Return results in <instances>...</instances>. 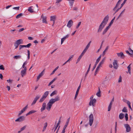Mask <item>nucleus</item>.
Segmentation results:
<instances>
[{
  "label": "nucleus",
  "instance_id": "f257e3e1",
  "mask_svg": "<svg viewBox=\"0 0 133 133\" xmlns=\"http://www.w3.org/2000/svg\"><path fill=\"white\" fill-rule=\"evenodd\" d=\"M109 17L108 15H107L104 17L103 21L99 26V28L97 31L98 32H100L102 31V29L107 24L108 21Z\"/></svg>",
  "mask_w": 133,
  "mask_h": 133
},
{
  "label": "nucleus",
  "instance_id": "6e6552de",
  "mask_svg": "<svg viewBox=\"0 0 133 133\" xmlns=\"http://www.w3.org/2000/svg\"><path fill=\"white\" fill-rule=\"evenodd\" d=\"M113 64L114 68L115 69H117L118 67V65L117 64V60H114Z\"/></svg>",
  "mask_w": 133,
  "mask_h": 133
},
{
  "label": "nucleus",
  "instance_id": "f03ea898",
  "mask_svg": "<svg viewBox=\"0 0 133 133\" xmlns=\"http://www.w3.org/2000/svg\"><path fill=\"white\" fill-rule=\"evenodd\" d=\"M105 57H104L102 59V60L99 63L97 68H96L95 73L94 74V75L95 76L96 75L97 73V71L98 70H99V68L100 67L101 64H103L105 61Z\"/></svg>",
  "mask_w": 133,
  "mask_h": 133
},
{
  "label": "nucleus",
  "instance_id": "7c9ffc66",
  "mask_svg": "<svg viewBox=\"0 0 133 133\" xmlns=\"http://www.w3.org/2000/svg\"><path fill=\"white\" fill-rule=\"evenodd\" d=\"M23 15V14L22 13H20L16 16V18L17 19H18L19 18H20L21 16Z\"/></svg>",
  "mask_w": 133,
  "mask_h": 133
},
{
  "label": "nucleus",
  "instance_id": "6ab92c4d",
  "mask_svg": "<svg viewBox=\"0 0 133 133\" xmlns=\"http://www.w3.org/2000/svg\"><path fill=\"white\" fill-rule=\"evenodd\" d=\"M45 69H44L40 73L37 77V78L40 79V78L44 74Z\"/></svg>",
  "mask_w": 133,
  "mask_h": 133
},
{
  "label": "nucleus",
  "instance_id": "20e7f679",
  "mask_svg": "<svg viewBox=\"0 0 133 133\" xmlns=\"http://www.w3.org/2000/svg\"><path fill=\"white\" fill-rule=\"evenodd\" d=\"M89 124L90 126H91L94 121V116L92 114H91L89 116Z\"/></svg>",
  "mask_w": 133,
  "mask_h": 133
},
{
  "label": "nucleus",
  "instance_id": "09e8293b",
  "mask_svg": "<svg viewBox=\"0 0 133 133\" xmlns=\"http://www.w3.org/2000/svg\"><path fill=\"white\" fill-rule=\"evenodd\" d=\"M13 81V80H11L10 79H9V80H7V82L9 83H12V81Z\"/></svg>",
  "mask_w": 133,
  "mask_h": 133
},
{
  "label": "nucleus",
  "instance_id": "864d4df0",
  "mask_svg": "<svg viewBox=\"0 0 133 133\" xmlns=\"http://www.w3.org/2000/svg\"><path fill=\"white\" fill-rule=\"evenodd\" d=\"M47 122H46L44 124V126L43 127V128L44 129H46V127H47Z\"/></svg>",
  "mask_w": 133,
  "mask_h": 133
},
{
  "label": "nucleus",
  "instance_id": "e2e57ef3",
  "mask_svg": "<svg viewBox=\"0 0 133 133\" xmlns=\"http://www.w3.org/2000/svg\"><path fill=\"white\" fill-rule=\"evenodd\" d=\"M26 45L27 48H29L31 45V44L30 43H29Z\"/></svg>",
  "mask_w": 133,
  "mask_h": 133
},
{
  "label": "nucleus",
  "instance_id": "39448f33",
  "mask_svg": "<svg viewBox=\"0 0 133 133\" xmlns=\"http://www.w3.org/2000/svg\"><path fill=\"white\" fill-rule=\"evenodd\" d=\"M96 101V100L95 98H94L93 99L90 100L89 105V106H91L92 105L93 106H94Z\"/></svg>",
  "mask_w": 133,
  "mask_h": 133
},
{
  "label": "nucleus",
  "instance_id": "423d86ee",
  "mask_svg": "<svg viewBox=\"0 0 133 133\" xmlns=\"http://www.w3.org/2000/svg\"><path fill=\"white\" fill-rule=\"evenodd\" d=\"M102 55H101L97 59L95 63V64L94 66L93 67L92 69V71H93L95 68L96 67V65L98 64V63L99 62V61Z\"/></svg>",
  "mask_w": 133,
  "mask_h": 133
},
{
  "label": "nucleus",
  "instance_id": "a878e982",
  "mask_svg": "<svg viewBox=\"0 0 133 133\" xmlns=\"http://www.w3.org/2000/svg\"><path fill=\"white\" fill-rule=\"evenodd\" d=\"M49 92L48 91H46L44 92V95H43V96L46 98L47 96L49 94Z\"/></svg>",
  "mask_w": 133,
  "mask_h": 133
},
{
  "label": "nucleus",
  "instance_id": "f8f14e48",
  "mask_svg": "<svg viewBox=\"0 0 133 133\" xmlns=\"http://www.w3.org/2000/svg\"><path fill=\"white\" fill-rule=\"evenodd\" d=\"M117 54L118 57H120L122 59H124L125 57L123 52H122L120 53H117Z\"/></svg>",
  "mask_w": 133,
  "mask_h": 133
},
{
  "label": "nucleus",
  "instance_id": "603ef678",
  "mask_svg": "<svg viewBox=\"0 0 133 133\" xmlns=\"http://www.w3.org/2000/svg\"><path fill=\"white\" fill-rule=\"evenodd\" d=\"M88 49V48H87V47H86L85 48V49H84V50H83V52H84V53H85L86 51H87V50Z\"/></svg>",
  "mask_w": 133,
  "mask_h": 133
},
{
  "label": "nucleus",
  "instance_id": "6e6d98bb",
  "mask_svg": "<svg viewBox=\"0 0 133 133\" xmlns=\"http://www.w3.org/2000/svg\"><path fill=\"white\" fill-rule=\"evenodd\" d=\"M91 42V41H90L88 43V44L87 45L86 47H87V48H89V47L90 46V44Z\"/></svg>",
  "mask_w": 133,
  "mask_h": 133
},
{
  "label": "nucleus",
  "instance_id": "69168bd1",
  "mask_svg": "<svg viewBox=\"0 0 133 133\" xmlns=\"http://www.w3.org/2000/svg\"><path fill=\"white\" fill-rule=\"evenodd\" d=\"M129 51L130 52H131V54H133V50H132L130 48H129Z\"/></svg>",
  "mask_w": 133,
  "mask_h": 133
},
{
  "label": "nucleus",
  "instance_id": "bb28decb",
  "mask_svg": "<svg viewBox=\"0 0 133 133\" xmlns=\"http://www.w3.org/2000/svg\"><path fill=\"white\" fill-rule=\"evenodd\" d=\"M57 93V91L56 90H55L53 91L51 94L50 95V96H52L54 95H56Z\"/></svg>",
  "mask_w": 133,
  "mask_h": 133
},
{
  "label": "nucleus",
  "instance_id": "2eb2a0df",
  "mask_svg": "<svg viewBox=\"0 0 133 133\" xmlns=\"http://www.w3.org/2000/svg\"><path fill=\"white\" fill-rule=\"evenodd\" d=\"M46 106V103H44L42 105V107L41 108V111L42 112L45 109Z\"/></svg>",
  "mask_w": 133,
  "mask_h": 133
},
{
  "label": "nucleus",
  "instance_id": "412c9836",
  "mask_svg": "<svg viewBox=\"0 0 133 133\" xmlns=\"http://www.w3.org/2000/svg\"><path fill=\"white\" fill-rule=\"evenodd\" d=\"M33 6H31L29 7V9H28V11L31 13L34 12V10L32 9V8H33Z\"/></svg>",
  "mask_w": 133,
  "mask_h": 133
},
{
  "label": "nucleus",
  "instance_id": "338daca9",
  "mask_svg": "<svg viewBox=\"0 0 133 133\" xmlns=\"http://www.w3.org/2000/svg\"><path fill=\"white\" fill-rule=\"evenodd\" d=\"M122 14H121V13H120V14L118 16V17L116 19V20H117V19H118L119 18H120V17H121L122 16Z\"/></svg>",
  "mask_w": 133,
  "mask_h": 133
},
{
  "label": "nucleus",
  "instance_id": "f704fd0d",
  "mask_svg": "<svg viewBox=\"0 0 133 133\" xmlns=\"http://www.w3.org/2000/svg\"><path fill=\"white\" fill-rule=\"evenodd\" d=\"M75 0H69V3L70 6H72L74 3V2Z\"/></svg>",
  "mask_w": 133,
  "mask_h": 133
},
{
  "label": "nucleus",
  "instance_id": "4c0bfd02",
  "mask_svg": "<svg viewBox=\"0 0 133 133\" xmlns=\"http://www.w3.org/2000/svg\"><path fill=\"white\" fill-rule=\"evenodd\" d=\"M108 48H109V46H107V47L106 48V49H105L104 50V51H103V53L102 54L103 56L104 55L105 52L106 51L108 50Z\"/></svg>",
  "mask_w": 133,
  "mask_h": 133
},
{
  "label": "nucleus",
  "instance_id": "aec40b11",
  "mask_svg": "<svg viewBox=\"0 0 133 133\" xmlns=\"http://www.w3.org/2000/svg\"><path fill=\"white\" fill-rule=\"evenodd\" d=\"M36 112V111L34 110H32L29 111L28 113L26 115V116H27L29 115H30L32 113H35Z\"/></svg>",
  "mask_w": 133,
  "mask_h": 133
},
{
  "label": "nucleus",
  "instance_id": "8fccbe9b",
  "mask_svg": "<svg viewBox=\"0 0 133 133\" xmlns=\"http://www.w3.org/2000/svg\"><path fill=\"white\" fill-rule=\"evenodd\" d=\"M24 112L23 111L21 110L19 112V113L18 114V116H19L22 113H23Z\"/></svg>",
  "mask_w": 133,
  "mask_h": 133
},
{
  "label": "nucleus",
  "instance_id": "cd10ccee",
  "mask_svg": "<svg viewBox=\"0 0 133 133\" xmlns=\"http://www.w3.org/2000/svg\"><path fill=\"white\" fill-rule=\"evenodd\" d=\"M101 91L99 89V90L96 93V95L98 97H100L101 96Z\"/></svg>",
  "mask_w": 133,
  "mask_h": 133
},
{
  "label": "nucleus",
  "instance_id": "79ce46f5",
  "mask_svg": "<svg viewBox=\"0 0 133 133\" xmlns=\"http://www.w3.org/2000/svg\"><path fill=\"white\" fill-rule=\"evenodd\" d=\"M27 53H28V59H29L30 58V51L28 50H27Z\"/></svg>",
  "mask_w": 133,
  "mask_h": 133
},
{
  "label": "nucleus",
  "instance_id": "1a4fd4ad",
  "mask_svg": "<svg viewBox=\"0 0 133 133\" xmlns=\"http://www.w3.org/2000/svg\"><path fill=\"white\" fill-rule=\"evenodd\" d=\"M40 97V96H39L38 95L37 96L33 101L32 102L31 104V105H33L35 104Z\"/></svg>",
  "mask_w": 133,
  "mask_h": 133
},
{
  "label": "nucleus",
  "instance_id": "0eeeda50",
  "mask_svg": "<svg viewBox=\"0 0 133 133\" xmlns=\"http://www.w3.org/2000/svg\"><path fill=\"white\" fill-rule=\"evenodd\" d=\"M82 80V79L81 81V82L80 84L79 85L78 87V88H77V90L76 91L75 96V97L74 98L75 99H76V98L77 97V96L78 95L79 90L81 87V84Z\"/></svg>",
  "mask_w": 133,
  "mask_h": 133
},
{
  "label": "nucleus",
  "instance_id": "13d9d810",
  "mask_svg": "<svg viewBox=\"0 0 133 133\" xmlns=\"http://www.w3.org/2000/svg\"><path fill=\"white\" fill-rule=\"evenodd\" d=\"M111 106L109 105L108 107V111H110L111 108Z\"/></svg>",
  "mask_w": 133,
  "mask_h": 133
},
{
  "label": "nucleus",
  "instance_id": "e433bc0d",
  "mask_svg": "<svg viewBox=\"0 0 133 133\" xmlns=\"http://www.w3.org/2000/svg\"><path fill=\"white\" fill-rule=\"evenodd\" d=\"M19 50H20L21 49H22V48L25 47V48H27L26 47V45H20L19 46Z\"/></svg>",
  "mask_w": 133,
  "mask_h": 133
},
{
  "label": "nucleus",
  "instance_id": "4d7b16f0",
  "mask_svg": "<svg viewBox=\"0 0 133 133\" xmlns=\"http://www.w3.org/2000/svg\"><path fill=\"white\" fill-rule=\"evenodd\" d=\"M14 45L15 47V49H16L18 48L19 45H18L17 44H16V43H14Z\"/></svg>",
  "mask_w": 133,
  "mask_h": 133
},
{
  "label": "nucleus",
  "instance_id": "4468645a",
  "mask_svg": "<svg viewBox=\"0 0 133 133\" xmlns=\"http://www.w3.org/2000/svg\"><path fill=\"white\" fill-rule=\"evenodd\" d=\"M15 43L16 44H17L19 45L20 44H23V41L22 39H20L17 40Z\"/></svg>",
  "mask_w": 133,
  "mask_h": 133
},
{
  "label": "nucleus",
  "instance_id": "dca6fc26",
  "mask_svg": "<svg viewBox=\"0 0 133 133\" xmlns=\"http://www.w3.org/2000/svg\"><path fill=\"white\" fill-rule=\"evenodd\" d=\"M26 70L24 69L22 70L21 71V75L22 77H23L26 74Z\"/></svg>",
  "mask_w": 133,
  "mask_h": 133
},
{
  "label": "nucleus",
  "instance_id": "2f4dec72",
  "mask_svg": "<svg viewBox=\"0 0 133 133\" xmlns=\"http://www.w3.org/2000/svg\"><path fill=\"white\" fill-rule=\"evenodd\" d=\"M126 52L127 54H128V55L130 57H133V55L132 54L130 53L128 50L126 51Z\"/></svg>",
  "mask_w": 133,
  "mask_h": 133
},
{
  "label": "nucleus",
  "instance_id": "37998d69",
  "mask_svg": "<svg viewBox=\"0 0 133 133\" xmlns=\"http://www.w3.org/2000/svg\"><path fill=\"white\" fill-rule=\"evenodd\" d=\"M125 120L126 121H127L128 119V114L127 113H126L125 114Z\"/></svg>",
  "mask_w": 133,
  "mask_h": 133
},
{
  "label": "nucleus",
  "instance_id": "9b49d317",
  "mask_svg": "<svg viewBox=\"0 0 133 133\" xmlns=\"http://www.w3.org/2000/svg\"><path fill=\"white\" fill-rule=\"evenodd\" d=\"M73 22L72 20H70L68 22L67 26L69 28H70L73 25Z\"/></svg>",
  "mask_w": 133,
  "mask_h": 133
},
{
  "label": "nucleus",
  "instance_id": "774afa93",
  "mask_svg": "<svg viewBox=\"0 0 133 133\" xmlns=\"http://www.w3.org/2000/svg\"><path fill=\"white\" fill-rule=\"evenodd\" d=\"M24 30H25V29L24 28H22L20 29L19 30V32H21L23 31Z\"/></svg>",
  "mask_w": 133,
  "mask_h": 133
},
{
  "label": "nucleus",
  "instance_id": "3c124183",
  "mask_svg": "<svg viewBox=\"0 0 133 133\" xmlns=\"http://www.w3.org/2000/svg\"><path fill=\"white\" fill-rule=\"evenodd\" d=\"M19 7L17 6L16 7H15L13 8V9L15 10H19Z\"/></svg>",
  "mask_w": 133,
  "mask_h": 133
},
{
  "label": "nucleus",
  "instance_id": "c756f323",
  "mask_svg": "<svg viewBox=\"0 0 133 133\" xmlns=\"http://www.w3.org/2000/svg\"><path fill=\"white\" fill-rule=\"evenodd\" d=\"M131 65V64H130L128 66L127 68L128 69V72L129 74H131V68H130V65Z\"/></svg>",
  "mask_w": 133,
  "mask_h": 133
},
{
  "label": "nucleus",
  "instance_id": "473e14b6",
  "mask_svg": "<svg viewBox=\"0 0 133 133\" xmlns=\"http://www.w3.org/2000/svg\"><path fill=\"white\" fill-rule=\"evenodd\" d=\"M45 98H46L42 96V97L40 99L39 101V102L40 103L42 102L43 101H44V100Z\"/></svg>",
  "mask_w": 133,
  "mask_h": 133
},
{
  "label": "nucleus",
  "instance_id": "052dcab7",
  "mask_svg": "<svg viewBox=\"0 0 133 133\" xmlns=\"http://www.w3.org/2000/svg\"><path fill=\"white\" fill-rule=\"evenodd\" d=\"M63 0H56V3H59L61 2Z\"/></svg>",
  "mask_w": 133,
  "mask_h": 133
},
{
  "label": "nucleus",
  "instance_id": "4be33fe9",
  "mask_svg": "<svg viewBox=\"0 0 133 133\" xmlns=\"http://www.w3.org/2000/svg\"><path fill=\"white\" fill-rule=\"evenodd\" d=\"M55 102L54 98H51L50 100L48 103L52 105Z\"/></svg>",
  "mask_w": 133,
  "mask_h": 133
},
{
  "label": "nucleus",
  "instance_id": "680f3d73",
  "mask_svg": "<svg viewBox=\"0 0 133 133\" xmlns=\"http://www.w3.org/2000/svg\"><path fill=\"white\" fill-rule=\"evenodd\" d=\"M22 68H24V69L27 70L26 67V66H25V65L23 64L22 66Z\"/></svg>",
  "mask_w": 133,
  "mask_h": 133
},
{
  "label": "nucleus",
  "instance_id": "9d476101",
  "mask_svg": "<svg viewBox=\"0 0 133 133\" xmlns=\"http://www.w3.org/2000/svg\"><path fill=\"white\" fill-rule=\"evenodd\" d=\"M124 126L126 128V131L127 132H129L131 130V128L129 125L128 124H124Z\"/></svg>",
  "mask_w": 133,
  "mask_h": 133
},
{
  "label": "nucleus",
  "instance_id": "ddd939ff",
  "mask_svg": "<svg viewBox=\"0 0 133 133\" xmlns=\"http://www.w3.org/2000/svg\"><path fill=\"white\" fill-rule=\"evenodd\" d=\"M127 0H124L123 2L121 4V6L120 8H118L117 10H116L115 11V12L114 13V14H116L117 12L119 10H120L121 8L123 6V5L125 3H126L127 1Z\"/></svg>",
  "mask_w": 133,
  "mask_h": 133
},
{
  "label": "nucleus",
  "instance_id": "c85d7f7f",
  "mask_svg": "<svg viewBox=\"0 0 133 133\" xmlns=\"http://www.w3.org/2000/svg\"><path fill=\"white\" fill-rule=\"evenodd\" d=\"M59 68V66H57V67H56L54 70L50 74V75H52L54 74L55 71H56V70L58 69Z\"/></svg>",
  "mask_w": 133,
  "mask_h": 133
},
{
  "label": "nucleus",
  "instance_id": "49530a36",
  "mask_svg": "<svg viewBox=\"0 0 133 133\" xmlns=\"http://www.w3.org/2000/svg\"><path fill=\"white\" fill-rule=\"evenodd\" d=\"M66 39L64 37L63 38H62L61 39V44H62L64 41Z\"/></svg>",
  "mask_w": 133,
  "mask_h": 133
},
{
  "label": "nucleus",
  "instance_id": "7ed1b4c3",
  "mask_svg": "<svg viewBox=\"0 0 133 133\" xmlns=\"http://www.w3.org/2000/svg\"><path fill=\"white\" fill-rule=\"evenodd\" d=\"M25 119V117L24 116H21L19 117L15 120V122H22L24 121Z\"/></svg>",
  "mask_w": 133,
  "mask_h": 133
},
{
  "label": "nucleus",
  "instance_id": "de8ad7c7",
  "mask_svg": "<svg viewBox=\"0 0 133 133\" xmlns=\"http://www.w3.org/2000/svg\"><path fill=\"white\" fill-rule=\"evenodd\" d=\"M0 69L2 70H4V68L3 65H0Z\"/></svg>",
  "mask_w": 133,
  "mask_h": 133
},
{
  "label": "nucleus",
  "instance_id": "58836bf2",
  "mask_svg": "<svg viewBox=\"0 0 133 133\" xmlns=\"http://www.w3.org/2000/svg\"><path fill=\"white\" fill-rule=\"evenodd\" d=\"M14 58L16 59H17L21 58V56L20 55L15 56L14 57Z\"/></svg>",
  "mask_w": 133,
  "mask_h": 133
},
{
  "label": "nucleus",
  "instance_id": "5701e85b",
  "mask_svg": "<svg viewBox=\"0 0 133 133\" xmlns=\"http://www.w3.org/2000/svg\"><path fill=\"white\" fill-rule=\"evenodd\" d=\"M54 99L55 102H56L59 101L60 100V97L58 95L56 96L55 98H54Z\"/></svg>",
  "mask_w": 133,
  "mask_h": 133
},
{
  "label": "nucleus",
  "instance_id": "ea45409f",
  "mask_svg": "<svg viewBox=\"0 0 133 133\" xmlns=\"http://www.w3.org/2000/svg\"><path fill=\"white\" fill-rule=\"evenodd\" d=\"M28 108V105H27L25 107L23 108L21 110L24 112Z\"/></svg>",
  "mask_w": 133,
  "mask_h": 133
},
{
  "label": "nucleus",
  "instance_id": "b1692460",
  "mask_svg": "<svg viewBox=\"0 0 133 133\" xmlns=\"http://www.w3.org/2000/svg\"><path fill=\"white\" fill-rule=\"evenodd\" d=\"M124 115L122 113H120L119 115V118L120 119H122L124 118Z\"/></svg>",
  "mask_w": 133,
  "mask_h": 133
},
{
  "label": "nucleus",
  "instance_id": "0e129e2a",
  "mask_svg": "<svg viewBox=\"0 0 133 133\" xmlns=\"http://www.w3.org/2000/svg\"><path fill=\"white\" fill-rule=\"evenodd\" d=\"M78 10V8L76 7H75L73 9V10L74 11H77Z\"/></svg>",
  "mask_w": 133,
  "mask_h": 133
},
{
  "label": "nucleus",
  "instance_id": "a19ab883",
  "mask_svg": "<svg viewBox=\"0 0 133 133\" xmlns=\"http://www.w3.org/2000/svg\"><path fill=\"white\" fill-rule=\"evenodd\" d=\"M85 53L83 52H82L81 55H80L79 57H78V58L79 59H81L82 56L84 55Z\"/></svg>",
  "mask_w": 133,
  "mask_h": 133
},
{
  "label": "nucleus",
  "instance_id": "c03bdc74",
  "mask_svg": "<svg viewBox=\"0 0 133 133\" xmlns=\"http://www.w3.org/2000/svg\"><path fill=\"white\" fill-rule=\"evenodd\" d=\"M26 125H25L22 128H21L20 129V130H21V131H22L23 130H24L26 128Z\"/></svg>",
  "mask_w": 133,
  "mask_h": 133
},
{
  "label": "nucleus",
  "instance_id": "72a5a7b5",
  "mask_svg": "<svg viewBox=\"0 0 133 133\" xmlns=\"http://www.w3.org/2000/svg\"><path fill=\"white\" fill-rule=\"evenodd\" d=\"M70 117L68 118L67 119L66 122L64 126H66V127H67V126L68 125V123H69V122L70 121Z\"/></svg>",
  "mask_w": 133,
  "mask_h": 133
},
{
  "label": "nucleus",
  "instance_id": "a18cd8bd",
  "mask_svg": "<svg viewBox=\"0 0 133 133\" xmlns=\"http://www.w3.org/2000/svg\"><path fill=\"white\" fill-rule=\"evenodd\" d=\"M81 24V22H79L78 23L76 27V29H78L80 26Z\"/></svg>",
  "mask_w": 133,
  "mask_h": 133
},
{
  "label": "nucleus",
  "instance_id": "c9c22d12",
  "mask_svg": "<svg viewBox=\"0 0 133 133\" xmlns=\"http://www.w3.org/2000/svg\"><path fill=\"white\" fill-rule=\"evenodd\" d=\"M122 111L123 112H128L127 109L125 107H124L122 109Z\"/></svg>",
  "mask_w": 133,
  "mask_h": 133
},
{
  "label": "nucleus",
  "instance_id": "a211bd4d",
  "mask_svg": "<svg viewBox=\"0 0 133 133\" xmlns=\"http://www.w3.org/2000/svg\"><path fill=\"white\" fill-rule=\"evenodd\" d=\"M52 105L49 103H48L47 104V107L46 108V109L49 111H50L51 108L52 106Z\"/></svg>",
  "mask_w": 133,
  "mask_h": 133
},
{
  "label": "nucleus",
  "instance_id": "393cba45",
  "mask_svg": "<svg viewBox=\"0 0 133 133\" xmlns=\"http://www.w3.org/2000/svg\"><path fill=\"white\" fill-rule=\"evenodd\" d=\"M56 18V16H51L50 17V21H55Z\"/></svg>",
  "mask_w": 133,
  "mask_h": 133
},
{
  "label": "nucleus",
  "instance_id": "bf43d9fd",
  "mask_svg": "<svg viewBox=\"0 0 133 133\" xmlns=\"http://www.w3.org/2000/svg\"><path fill=\"white\" fill-rule=\"evenodd\" d=\"M120 2H121L120 1H118V2H117V3L116 4V6L117 7H118L119 6V4H120Z\"/></svg>",
  "mask_w": 133,
  "mask_h": 133
},
{
  "label": "nucleus",
  "instance_id": "5fc2aeb1",
  "mask_svg": "<svg viewBox=\"0 0 133 133\" xmlns=\"http://www.w3.org/2000/svg\"><path fill=\"white\" fill-rule=\"evenodd\" d=\"M122 82V77L121 76H120L119 78V80H118V82Z\"/></svg>",
  "mask_w": 133,
  "mask_h": 133
},
{
  "label": "nucleus",
  "instance_id": "f3484780",
  "mask_svg": "<svg viewBox=\"0 0 133 133\" xmlns=\"http://www.w3.org/2000/svg\"><path fill=\"white\" fill-rule=\"evenodd\" d=\"M41 18H42V22L43 23H47V22L46 21V16H43V14L42 15Z\"/></svg>",
  "mask_w": 133,
  "mask_h": 133
}]
</instances>
